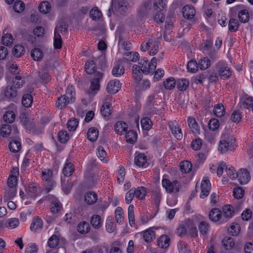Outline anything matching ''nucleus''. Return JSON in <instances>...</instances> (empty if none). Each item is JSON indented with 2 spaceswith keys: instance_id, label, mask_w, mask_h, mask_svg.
<instances>
[{
  "instance_id": "45",
  "label": "nucleus",
  "mask_w": 253,
  "mask_h": 253,
  "mask_svg": "<svg viewBox=\"0 0 253 253\" xmlns=\"http://www.w3.org/2000/svg\"><path fill=\"white\" fill-rule=\"evenodd\" d=\"M133 192H135V196L139 200H143L145 198L146 194V189L142 186L138 187L137 188H133Z\"/></svg>"
},
{
  "instance_id": "3",
  "label": "nucleus",
  "mask_w": 253,
  "mask_h": 253,
  "mask_svg": "<svg viewBox=\"0 0 253 253\" xmlns=\"http://www.w3.org/2000/svg\"><path fill=\"white\" fill-rule=\"evenodd\" d=\"M162 185L166 191L169 194L178 192L181 186L180 182L176 180L171 181L164 178L162 180Z\"/></svg>"
},
{
  "instance_id": "27",
  "label": "nucleus",
  "mask_w": 253,
  "mask_h": 253,
  "mask_svg": "<svg viewBox=\"0 0 253 253\" xmlns=\"http://www.w3.org/2000/svg\"><path fill=\"white\" fill-rule=\"evenodd\" d=\"M97 195L94 192H88L84 195V201L88 205L94 204L97 200Z\"/></svg>"
},
{
  "instance_id": "39",
  "label": "nucleus",
  "mask_w": 253,
  "mask_h": 253,
  "mask_svg": "<svg viewBox=\"0 0 253 253\" xmlns=\"http://www.w3.org/2000/svg\"><path fill=\"white\" fill-rule=\"evenodd\" d=\"M223 248L227 250H231L235 245V243L232 238L230 237H225L221 241Z\"/></svg>"
},
{
  "instance_id": "48",
  "label": "nucleus",
  "mask_w": 253,
  "mask_h": 253,
  "mask_svg": "<svg viewBox=\"0 0 253 253\" xmlns=\"http://www.w3.org/2000/svg\"><path fill=\"white\" fill-rule=\"evenodd\" d=\"M214 114L217 117L223 116L225 113V109L222 104H217L214 106Z\"/></svg>"
},
{
  "instance_id": "38",
  "label": "nucleus",
  "mask_w": 253,
  "mask_h": 253,
  "mask_svg": "<svg viewBox=\"0 0 253 253\" xmlns=\"http://www.w3.org/2000/svg\"><path fill=\"white\" fill-rule=\"evenodd\" d=\"M62 239H60L58 236L53 235L49 238L47 244L51 248H55L58 247Z\"/></svg>"
},
{
  "instance_id": "33",
  "label": "nucleus",
  "mask_w": 253,
  "mask_h": 253,
  "mask_svg": "<svg viewBox=\"0 0 253 253\" xmlns=\"http://www.w3.org/2000/svg\"><path fill=\"white\" fill-rule=\"evenodd\" d=\"M75 171V167L71 162L67 161L63 169V173L65 176L71 175Z\"/></svg>"
},
{
  "instance_id": "12",
  "label": "nucleus",
  "mask_w": 253,
  "mask_h": 253,
  "mask_svg": "<svg viewBox=\"0 0 253 253\" xmlns=\"http://www.w3.org/2000/svg\"><path fill=\"white\" fill-rule=\"evenodd\" d=\"M237 174V178L241 184H247L250 180V172L245 169H240Z\"/></svg>"
},
{
  "instance_id": "21",
  "label": "nucleus",
  "mask_w": 253,
  "mask_h": 253,
  "mask_svg": "<svg viewBox=\"0 0 253 253\" xmlns=\"http://www.w3.org/2000/svg\"><path fill=\"white\" fill-rule=\"evenodd\" d=\"M170 238L166 235L161 236L157 240L158 246L163 249H167L169 245Z\"/></svg>"
},
{
  "instance_id": "31",
  "label": "nucleus",
  "mask_w": 253,
  "mask_h": 253,
  "mask_svg": "<svg viewBox=\"0 0 253 253\" xmlns=\"http://www.w3.org/2000/svg\"><path fill=\"white\" fill-rule=\"evenodd\" d=\"M4 95L8 99H13L17 96V90L13 86L8 85L5 89Z\"/></svg>"
},
{
  "instance_id": "37",
  "label": "nucleus",
  "mask_w": 253,
  "mask_h": 253,
  "mask_svg": "<svg viewBox=\"0 0 253 253\" xmlns=\"http://www.w3.org/2000/svg\"><path fill=\"white\" fill-rule=\"evenodd\" d=\"M106 231L111 233L115 231L116 224L114 222V218L112 216H108L106 219Z\"/></svg>"
},
{
  "instance_id": "56",
  "label": "nucleus",
  "mask_w": 253,
  "mask_h": 253,
  "mask_svg": "<svg viewBox=\"0 0 253 253\" xmlns=\"http://www.w3.org/2000/svg\"><path fill=\"white\" fill-rule=\"evenodd\" d=\"M141 125L143 129L149 130L152 128L153 123L150 118L144 117L141 120Z\"/></svg>"
},
{
  "instance_id": "22",
  "label": "nucleus",
  "mask_w": 253,
  "mask_h": 253,
  "mask_svg": "<svg viewBox=\"0 0 253 253\" xmlns=\"http://www.w3.org/2000/svg\"><path fill=\"white\" fill-rule=\"evenodd\" d=\"M223 218L225 217L227 219L231 218L234 215V208L230 205H225L223 207L222 212Z\"/></svg>"
},
{
  "instance_id": "15",
  "label": "nucleus",
  "mask_w": 253,
  "mask_h": 253,
  "mask_svg": "<svg viewBox=\"0 0 253 253\" xmlns=\"http://www.w3.org/2000/svg\"><path fill=\"white\" fill-rule=\"evenodd\" d=\"M136 156L134 158V164L138 167H146L147 165V157L144 154L136 153Z\"/></svg>"
},
{
  "instance_id": "24",
  "label": "nucleus",
  "mask_w": 253,
  "mask_h": 253,
  "mask_svg": "<svg viewBox=\"0 0 253 253\" xmlns=\"http://www.w3.org/2000/svg\"><path fill=\"white\" fill-rule=\"evenodd\" d=\"M127 124L123 121H118L115 125V131L119 134H122L124 132L127 130Z\"/></svg>"
},
{
  "instance_id": "36",
  "label": "nucleus",
  "mask_w": 253,
  "mask_h": 253,
  "mask_svg": "<svg viewBox=\"0 0 253 253\" xmlns=\"http://www.w3.org/2000/svg\"><path fill=\"white\" fill-rule=\"evenodd\" d=\"M177 88L180 91L185 90L189 85V81L184 78L179 79L176 82Z\"/></svg>"
},
{
  "instance_id": "16",
  "label": "nucleus",
  "mask_w": 253,
  "mask_h": 253,
  "mask_svg": "<svg viewBox=\"0 0 253 253\" xmlns=\"http://www.w3.org/2000/svg\"><path fill=\"white\" fill-rule=\"evenodd\" d=\"M169 126L175 138L177 140H181L182 138L183 134L179 126L172 123H169Z\"/></svg>"
},
{
  "instance_id": "59",
  "label": "nucleus",
  "mask_w": 253,
  "mask_h": 253,
  "mask_svg": "<svg viewBox=\"0 0 253 253\" xmlns=\"http://www.w3.org/2000/svg\"><path fill=\"white\" fill-rule=\"evenodd\" d=\"M153 11H162L166 7V5L163 0H153Z\"/></svg>"
},
{
  "instance_id": "30",
  "label": "nucleus",
  "mask_w": 253,
  "mask_h": 253,
  "mask_svg": "<svg viewBox=\"0 0 253 253\" xmlns=\"http://www.w3.org/2000/svg\"><path fill=\"white\" fill-rule=\"evenodd\" d=\"M42 227V220L39 217L33 218L30 225V229L32 231L36 232Z\"/></svg>"
},
{
  "instance_id": "51",
  "label": "nucleus",
  "mask_w": 253,
  "mask_h": 253,
  "mask_svg": "<svg viewBox=\"0 0 253 253\" xmlns=\"http://www.w3.org/2000/svg\"><path fill=\"white\" fill-rule=\"evenodd\" d=\"M84 68L86 73L88 74L96 73L95 72L96 64L93 60L87 61L85 64Z\"/></svg>"
},
{
  "instance_id": "4",
  "label": "nucleus",
  "mask_w": 253,
  "mask_h": 253,
  "mask_svg": "<svg viewBox=\"0 0 253 253\" xmlns=\"http://www.w3.org/2000/svg\"><path fill=\"white\" fill-rule=\"evenodd\" d=\"M218 75L222 80H227L232 75V70L228 64L223 61H219L215 66Z\"/></svg>"
},
{
  "instance_id": "42",
  "label": "nucleus",
  "mask_w": 253,
  "mask_h": 253,
  "mask_svg": "<svg viewBox=\"0 0 253 253\" xmlns=\"http://www.w3.org/2000/svg\"><path fill=\"white\" fill-rule=\"evenodd\" d=\"M139 54L136 52H126L124 53L123 58L127 61L136 62L138 59Z\"/></svg>"
},
{
  "instance_id": "7",
  "label": "nucleus",
  "mask_w": 253,
  "mask_h": 253,
  "mask_svg": "<svg viewBox=\"0 0 253 253\" xmlns=\"http://www.w3.org/2000/svg\"><path fill=\"white\" fill-rule=\"evenodd\" d=\"M201 192L200 195L201 198L204 199L207 197L211 190V185L209 179L204 177L201 184Z\"/></svg>"
},
{
  "instance_id": "28",
  "label": "nucleus",
  "mask_w": 253,
  "mask_h": 253,
  "mask_svg": "<svg viewBox=\"0 0 253 253\" xmlns=\"http://www.w3.org/2000/svg\"><path fill=\"white\" fill-rule=\"evenodd\" d=\"M125 68L121 63L115 64L112 70V75L115 77H120L124 74Z\"/></svg>"
},
{
  "instance_id": "44",
  "label": "nucleus",
  "mask_w": 253,
  "mask_h": 253,
  "mask_svg": "<svg viewBox=\"0 0 253 253\" xmlns=\"http://www.w3.org/2000/svg\"><path fill=\"white\" fill-rule=\"evenodd\" d=\"M25 84L24 78L21 76H15L12 80V85L15 89L19 88L23 86Z\"/></svg>"
},
{
  "instance_id": "46",
  "label": "nucleus",
  "mask_w": 253,
  "mask_h": 253,
  "mask_svg": "<svg viewBox=\"0 0 253 253\" xmlns=\"http://www.w3.org/2000/svg\"><path fill=\"white\" fill-rule=\"evenodd\" d=\"M25 52L24 47L22 45H15L12 50L13 55L16 58H19Z\"/></svg>"
},
{
  "instance_id": "54",
  "label": "nucleus",
  "mask_w": 253,
  "mask_h": 253,
  "mask_svg": "<svg viewBox=\"0 0 253 253\" xmlns=\"http://www.w3.org/2000/svg\"><path fill=\"white\" fill-rule=\"evenodd\" d=\"M192 168V164L188 161H184L180 164V170L183 173H189L191 171Z\"/></svg>"
},
{
  "instance_id": "26",
  "label": "nucleus",
  "mask_w": 253,
  "mask_h": 253,
  "mask_svg": "<svg viewBox=\"0 0 253 253\" xmlns=\"http://www.w3.org/2000/svg\"><path fill=\"white\" fill-rule=\"evenodd\" d=\"M187 123L194 133L199 134L200 128L195 119L189 117L187 119Z\"/></svg>"
},
{
  "instance_id": "32",
  "label": "nucleus",
  "mask_w": 253,
  "mask_h": 253,
  "mask_svg": "<svg viewBox=\"0 0 253 253\" xmlns=\"http://www.w3.org/2000/svg\"><path fill=\"white\" fill-rule=\"evenodd\" d=\"M126 139L127 143L130 144L134 143L137 139V132L133 130H129L126 131Z\"/></svg>"
},
{
  "instance_id": "49",
  "label": "nucleus",
  "mask_w": 253,
  "mask_h": 253,
  "mask_svg": "<svg viewBox=\"0 0 253 253\" xmlns=\"http://www.w3.org/2000/svg\"><path fill=\"white\" fill-rule=\"evenodd\" d=\"M38 7L40 11L44 14L48 13L51 10L50 3L47 1L41 2Z\"/></svg>"
},
{
  "instance_id": "61",
  "label": "nucleus",
  "mask_w": 253,
  "mask_h": 253,
  "mask_svg": "<svg viewBox=\"0 0 253 253\" xmlns=\"http://www.w3.org/2000/svg\"><path fill=\"white\" fill-rule=\"evenodd\" d=\"M198 229L201 234L205 235L207 234L210 229V225L208 223L202 221L200 222Z\"/></svg>"
},
{
  "instance_id": "13",
  "label": "nucleus",
  "mask_w": 253,
  "mask_h": 253,
  "mask_svg": "<svg viewBox=\"0 0 253 253\" xmlns=\"http://www.w3.org/2000/svg\"><path fill=\"white\" fill-rule=\"evenodd\" d=\"M139 234L142 236L143 240L146 243L151 242L156 237L155 231L153 230L152 228H149Z\"/></svg>"
},
{
  "instance_id": "1",
  "label": "nucleus",
  "mask_w": 253,
  "mask_h": 253,
  "mask_svg": "<svg viewBox=\"0 0 253 253\" xmlns=\"http://www.w3.org/2000/svg\"><path fill=\"white\" fill-rule=\"evenodd\" d=\"M153 12V0H146L139 6L137 11V17L142 21L147 18Z\"/></svg>"
},
{
  "instance_id": "34",
  "label": "nucleus",
  "mask_w": 253,
  "mask_h": 253,
  "mask_svg": "<svg viewBox=\"0 0 253 253\" xmlns=\"http://www.w3.org/2000/svg\"><path fill=\"white\" fill-rule=\"evenodd\" d=\"M68 97L67 95H63L58 98L56 106L58 109H63L71 101Z\"/></svg>"
},
{
  "instance_id": "60",
  "label": "nucleus",
  "mask_w": 253,
  "mask_h": 253,
  "mask_svg": "<svg viewBox=\"0 0 253 253\" xmlns=\"http://www.w3.org/2000/svg\"><path fill=\"white\" fill-rule=\"evenodd\" d=\"M33 103V97L29 93L25 94L23 95L22 99V105L26 107H30Z\"/></svg>"
},
{
  "instance_id": "2",
  "label": "nucleus",
  "mask_w": 253,
  "mask_h": 253,
  "mask_svg": "<svg viewBox=\"0 0 253 253\" xmlns=\"http://www.w3.org/2000/svg\"><path fill=\"white\" fill-rule=\"evenodd\" d=\"M148 59L144 57L140 59L139 64L141 67V71L144 74H153V71L156 68L157 59L153 57L150 63H148Z\"/></svg>"
},
{
  "instance_id": "10",
  "label": "nucleus",
  "mask_w": 253,
  "mask_h": 253,
  "mask_svg": "<svg viewBox=\"0 0 253 253\" xmlns=\"http://www.w3.org/2000/svg\"><path fill=\"white\" fill-rule=\"evenodd\" d=\"M128 3L126 0H112L111 8H114L120 12H125L127 9Z\"/></svg>"
},
{
  "instance_id": "52",
  "label": "nucleus",
  "mask_w": 253,
  "mask_h": 253,
  "mask_svg": "<svg viewBox=\"0 0 253 253\" xmlns=\"http://www.w3.org/2000/svg\"><path fill=\"white\" fill-rule=\"evenodd\" d=\"M128 218L129 224L131 227L135 225V217L134 214V206L133 205H129L128 208Z\"/></svg>"
},
{
  "instance_id": "17",
  "label": "nucleus",
  "mask_w": 253,
  "mask_h": 253,
  "mask_svg": "<svg viewBox=\"0 0 253 253\" xmlns=\"http://www.w3.org/2000/svg\"><path fill=\"white\" fill-rule=\"evenodd\" d=\"M242 5H238L235 7H236L238 10H240L238 13V18L239 21L241 23H245L249 21L250 16L248 11L247 9H240V8L242 7Z\"/></svg>"
},
{
  "instance_id": "62",
  "label": "nucleus",
  "mask_w": 253,
  "mask_h": 253,
  "mask_svg": "<svg viewBox=\"0 0 253 253\" xmlns=\"http://www.w3.org/2000/svg\"><path fill=\"white\" fill-rule=\"evenodd\" d=\"M176 84V81L172 77L168 78L164 81L163 85L166 89H173Z\"/></svg>"
},
{
  "instance_id": "5",
  "label": "nucleus",
  "mask_w": 253,
  "mask_h": 253,
  "mask_svg": "<svg viewBox=\"0 0 253 253\" xmlns=\"http://www.w3.org/2000/svg\"><path fill=\"white\" fill-rule=\"evenodd\" d=\"M42 179L46 182L45 191L48 193L55 185V182L52 180V171L49 169H44L42 172Z\"/></svg>"
},
{
  "instance_id": "14",
  "label": "nucleus",
  "mask_w": 253,
  "mask_h": 253,
  "mask_svg": "<svg viewBox=\"0 0 253 253\" xmlns=\"http://www.w3.org/2000/svg\"><path fill=\"white\" fill-rule=\"evenodd\" d=\"M182 15L185 18L192 19L195 15L194 7L189 4L185 5L182 9Z\"/></svg>"
},
{
  "instance_id": "40",
  "label": "nucleus",
  "mask_w": 253,
  "mask_h": 253,
  "mask_svg": "<svg viewBox=\"0 0 253 253\" xmlns=\"http://www.w3.org/2000/svg\"><path fill=\"white\" fill-rule=\"evenodd\" d=\"M90 223L95 229H99L102 225L101 216L98 214L93 215L91 217Z\"/></svg>"
},
{
  "instance_id": "29",
  "label": "nucleus",
  "mask_w": 253,
  "mask_h": 253,
  "mask_svg": "<svg viewBox=\"0 0 253 253\" xmlns=\"http://www.w3.org/2000/svg\"><path fill=\"white\" fill-rule=\"evenodd\" d=\"M53 44L54 48L57 49H60L62 47V41L60 34L57 28L54 29V36Z\"/></svg>"
},
{
  "instance_id": "58",
  "label": "nucleus",
  "mask_w": 253,
  "mask_h": 253,
  "mask_svg": "<svg viewBox=\"0 0 253 253\" xmlns=\"http://www.w3.org/2000/svg\"><path fill=\"white\" fill-rule=\"evenodd\" d=\"M211 65V60L208 57L201 58L199 61L198 65L202 70L209 68Z\"/></svg>"
},
{
  "instance_id": "23",
  "label": "nucleus",
  "mask_w": 253,
  "mask_h": 253,
  "mask_svg": "<svg viewBox=\"0 0 253 253\" xmlns=\"http://www.w3.org/2000/svg\"><path fill=\"white\" fill-rule=\"evenodd\" d=\"M112 109L113 107L111 103L105 102L100 108V112L103 117H107L111 114Z\"/></svg>"
},
{
  "instance_id": "11",
  "label": "nucleus",
  "mask_w": 253,
  "mask_h": 253,
  "mask_svg": "<svg viewBox=\"0 0 253 253\" xmlns=\"http://www.w3.org/2000/svg\"><path fill=\"white\" fill-rule=\"evenodd\" d=\"M235 140L231 138L230 144H229V142L226 140H220L219 145V150L222 153H225L228 150L230 151H232L234 150L235 147L236 146L235 144Z\"/></svg>"
},
{
  "instance_id": "20",
  "label": "nucleus",
  "mask_w": 253,
  "mask_h": 253,
  "mask_svg": "<svg viewBox=\"0 0 253 253\" xmlns=\"http://www.w3.org/2000/svg\"><path fill=\"white\" fill-rule=\"evenodd\" d=\"M210 219L213 221H218L220 219L222 218V214L221 211L217 208H214L212 209L209 214Z\"/></svg>"
},
{
  "instance_id": "64",
  "label": "nucleus",
  "mask_w": 253,
  "mask_h": 253,
  "mask_svg": "<svg viewBox=\"0 0 253 253\" xmlns=\"http://www.w3.org/2000/svg\"><path fill=\"white\" fill-rule=\"evenodd\" d=\"M177 247L179 253H191L188 248L187 244L185 242H179L177 244Z\"/></svg>"
},
{
  "instance_id": "41",
  "label": "nucleus",
  "mask_w": 253,
  "mask_h": 253,
  "mask_svg": "<svg viewBox=\"0 0 253 253\" xmlns=\"http://www.w3.org/2000/svg\"><path fill=\"white\" fill-rule=\"evenodd\" d=\"M239 25V23L237 19L231 18L229 21L228 30L230 32H236L238 30Z\"/></svg>"
},
{
  "instance_id": "53",
  "label": "nucleus",
  "mask_w": 253,
  "mask_h": 253,
  "mask_svg": "<svg viewBox=\"0 0 253 253\" xmlns=\"http://www.w3.org/2000/svg\"><path fill=\"white\" fill-rule=\"evenodd\" d=\"M6 29L3 30V36L1 39V42L3 45L8 46L10 45L13 41V38L11 34L5 33Z\"/></svg>"
},
{
  "instance_id": "19",
  "label": "nucleus",
  "mask_w": 253,
  "mask_h": 253,
  "mask_svg": "<svg viewBox=\"0 0 253 253\" xmlns=\"http://www.w3.org/2000/svg\"><path fill=\"white\" fill-rule=\"evenodd\" d=\"M26 191L28 195L32 198H35L40 193L39 188L34 183H30L28 185Z\"/></svg>"
},
{
  "instance_id": "25",
  "label": "nucleus",
  "mask_w": 253,
  "mask_h": 253,
  "mask_svg": "<svg viewBox=\"0 0 253 253\" xmlns=\"http://www.w3.org/2000/svg\"><path fill=\"white\" fill-rule=\"evenodd\" d=\"M187 229L189 230L190 235L192 237H197L198 236V231L196 225L192 220L188 219L186 220Z\"/></svg>"
},
{
  "instance_id": "63",
  "label": "nucleus",
  "mask_w": 253,
  "mask_h": 253,
  "mask_svg": "<svg viewBox=\"0 0 253 253\" xmlns=\"http://www.w3.org/2000/svg\"><path fill=\"white\" fill-rule=\"evenodd\" d=\"M199 65L196 61L194 60H190L187 65V68L188 72L191 73H195L198 71Z\"/></svg>"
},
{
  "instance_id": "43",
  "label": "nucleus",
  "mask_w": 253,
  "mask_h": 253,
  "mask_svg": "<svg viewBox=\"0 0 253 253\" xmlns=\"http://www.w3.org/2000/svg\"><path fill=\"white\" fill-rule=\"evenodd\" d=\"M87 136L89 140L94 142L98 138V131L94 127H91L88 130Z\"/></svg>"
},
{
  "instance_id": "47",
  "label": "nucleus",
  "mask_w": 253,
  "mask_h": 253,
  "mask_svg": "<svg viewBox=\"0 0 253 253\" xmlns=\"http://www.w3.org/2000/svg\"><path fill=\"white\" fill-rule=\"evenodd\" d=\"M240 103L244 108L249 109L250 107H252L253 105V97L245 96L241 99Z\"/></svg>"
},
{
  "instance_id": "6",
  "label": "nucleus",
  "mask_w": 253,
  "mask_h": 253,
  "mask_svg": "<svg viewBox=\"0 0 253 253\" xmlns=\"http://www.w3.org/2000/svg\"><path fill=\"white\" fill-rule=\"evenodd\" d=\"M17 112V108L14 104H11L8 110L3 115L4 121L7 123H13L15 119V113Z\"/></svg>"
},
{
  "instance_id": "35",
  "label": "nucleus",
  "mask_w": 253,
  "mask_h": 253,
  "mask_svg": "<svg viewBox=\"0 0 253 253\" xmlns=\"http://www.w3.org/2000/svg\"><path fill=\"white\" fill-rule=\"evenodd\" d=\"M62 205L61 203L56 199H53L50 203V210L54 213H57L61 210Z\"/></svg>"
},
{
  "instance_id": "18",
  "label": "nucleus",
  "mask_w": 253,
  "mask_h": 253,
  "mask_svg": "<svg viewBox=\"0 0 253 253\" xmlns=\"http://www.w3.org/2000/svg\"><path fill=\"white\" fill-rule=\"evenodd\" d=\"M8 147L11 152L13 153L18 152L21 148V144L20 142L19 138L15 137L14 139H11Z\"/></svg>"
},
{
  "instance_id": "9",
  "label": "nucleus",
  "mask_w": 253,
  "mask_h": 253,
  "mask_svg": "<svg viewBox=\"0 0 253 253\" xmlns=\"http://www.w3.org/2000/svg\"><path fill=\"white\" fill-rule=\"evenodd\" d=\"M121 86L122 84L118 80H111L107 85L106 90L109 93L115 94L120 90Z\"/></svg>"
},
{
  "instance_id": "50",
  "label": "nucleus",
  "mask_w": 253,
  "mask_h": 253,
  "mask_svg": "<svg viewBox=\"0 0 253 253\" xmlns=\"http://www.w3.org/2000/svg\"><path fill=\"white\" fill-rule=\"evenodd\" d=\"M31 55L35 61H40L43 57V53L39 48H35L31 51Z\"/></svg>"
},
{
  "instance_id": "57",
  "label": "nucleus",
  "mask_w": 253,
  "mask_h": 253,
  "mask_svg": "<svg viewBox=\"0 0 253 253\" xmlns=\"http://www.w3.org/2000/svg\"><path fill=\"white\" fill-rule=\"evenodd\" d=\"M19 224V219L17 218H11L8 219L5 223L4 226L8 228L13 229L17 227Z\"/></svg>"
},
{
  "instance_id": "55",
  "label": "nucleus",
  "mask_w": 253,
  "mask_h": 253,
  "mask_svg": "<svg viewBox=\"0 0 253 253\" xmlns=\"http://www.w3.org/2000/svg\"><path fill=\"white\" fill-rule=\"evenodd\" d=\"M78 231L81 234L87 233L90 230V225L85 221L80 222L77 227Z\"/></svg>"
},
{
  "instance_id": "8",
  "label": "nucleus",
  "mask_w": 253,
  "mask_h": 253,
  "mask_svg": "<svg viewBox=\"0 0 253 253\" xmlns=\"http://www.w3.org/2000/svg\"><path fill=\"white\" fill-rule=\"evenodd\" d=\"M103 74L100 72L94 74V78L91 80L90 89L92 91L98 90L100 89V82L102 80Z\"/></svg>"
}]
</instances>
